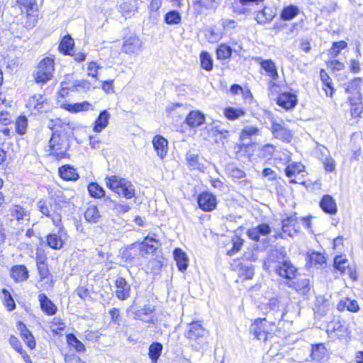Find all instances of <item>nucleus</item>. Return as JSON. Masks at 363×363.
<instances>
[{
    "mask_svg": "<svg viewBox=\"0 0 363 363\" xmlns=\"http://www.w3.org/2000/svg\"><path fill=\"white\" fill-rule=\"evenodd\" d=\"M287 285L302 295L306 294L310 289V281L307 278L298 279L296 281L291 280L287 282Z\"/></svg>",
    "mask_w": 363,
    "mask_h": 363,
    "instance_id": "26",
    "label": "nucleus"
},
{
    "mask_svg": "<svg viewBox=\"0 0 363 363\" xmlns=\"http://www.w3.org/2000/svg\"><path fill=\"white\" fill-rule=\"evenodd\" d=\"M154 307L150 305H145L142 308L133 312V319L140 320L147 323H155V317L153 315Z\"/></svg>",
    "mask_w": 363,
    "mask_h": 363,
    "instance_id": "12",
    "label": "nucleus"
},
{
    "mask_svg": "<svg viewBox=\"0 0 363 363\" xmlns=\"http://www.w3.org/2000/svg\"><path fill=\"white\" fill-rule=\"evenodd\" d=\"M38 301L41 310L48 315H53L57 311L56 305L45 294L38 295Z\"/></svg>",
    "mask_w": 363,
    "mask_h": 363,
    "instance_id": "18",
    "label": "nucleus"
},
{
    "mask_svg": "<svg viewBox=\"0 0 363 363\" xmlns=\"http://www.w3.org/2000/svg\"><path fill=\"white\" fill-rule=\"evenodd\" d=\"M218 6V2L216 0H194L193 1V8L197 14H202L206 11H216Z\"/></svg>",
    "mask_w": 363,
    "mask_h": 363,
    "instance_id": "15",
    "label": "nucleus"
},
{
    "mask_svg": "<svg viewBox=\"0 0 363 363\" xmlns=\"http://www.w3.org/2000/svg\"><path fill=\"white\" fill-rule=\"evenodd\" d=\"M266 318H258L250 326V333L259 340L266 342L269 337H272V330L269 326H273Z\"/></svg>",
    "mask_w": 363,
    "mask_h": 363,
    "instance_id": "5",
    "label": "nucleus"
},
{
    "mask_svg": "<svg viewBox=\"0 0 363 363\" xmlns=\"http://www.w3.org/2000/svg\"><path fill=\"white\" fill-rule=\"evenodd\" d=\"M198 203L203 211H211L216 207V197L208 191L202 192L198 197Z\"/></svg>",
    "mask_w": 363,
    "mask_h": 363,
    "instance_id": "8",
    "label": "nucleus"
},
{
    "mask_svg": "<svg viewBox=\"0 0 363 363\" xmlns=\"http://www.w3.org/2000/svg\"><path fill=\"white\" fill-rule=\"evenodd\" d=\"M57 233H51L47 236L48 245L55 250H60L64 245L67 233L63 225L58 226Z\"/></svg>",
    "mask_w": 363,
    "mask_h": 363,
    "instance_id": "7",
    "label": "nucleus"
},
{
    "mask_svg": "<svg viewBox=\"0 0 363 363\" xmlns=\"http://www.w3.org/2000/svg\"><path fill=\"white\" fill-rule=\"evenodd\" d=\"M84 218L89 223H97L100 218L98 208L96 206H89L84 213Z\"/></svg>",
    "mask_w": 363,
    "mask_h": 363,
    "instance_id": "37",
    "label": "nucleus"
},
{
    "mask_svg": "<svg viewBox=\"0 0 363 363\" xmlns=\"http://www.w3.org/2000/svg\"><path fill=\"white\" fill-rule=\"evenodd\" d=\"M111 115L106 110L100 112L99 116L96 119L93 130L96 133L101 132L108 125Z\"/></svg>",
    "mask_w": 363,
    "mask_h": 363,
    "instance_id": "24",
    "label": "nucleus"
},
{
    "mask_svg": "<svg viewBox=\"0 0 363 363\" xmlns=\"http://www.w3.org/2000/svg\"><path fill=\"white\" fill-rule=\"evenodd\" d=\"M260 67L263 69L272 81H276L279 74L275 63L272 60H263L260 62Z\"/></svg>",
    "mask_w": 363,
    "mask_h": 363,
    "instance_id": "28",
    "label": "nucleus"
},
{
    "mask_svg": "<svg viewBox=\"0 0 363 363\" xmlns=\"http://www.w3.org/2000/svg\"><path fill=\"white\" fill-rule=\"evenodd\" d=\"M300 230V225L296 215L290 216L282 220V231L289 236L294 237Z\"/></svg>",
    "mask_w": 363,
    "mask_h": 363,
    "instance_id": "10",
    "label": "nucleus"
},
{
    "mask_svg": "<svg viewBox=\"0 0 363 363\" xmlns=\"http://www.w3.org/2000/svg\"><path fill=\"white\" fill-rule=\"evenodd\" d=\"M351 106V115L354 118L359 117L363 111L362 100L355 102H349Z\"/></svg>",
    "mask_w": 363,
    "mask_h": 363,
    "instance_id": "54",
    "label": "nucleus"
},
{
    "mask_svg": "<svg viewBox=\"0 0 363 363\" xmlns=\"http://www.w3.org/2000/svg\"><path fill=\"white\" fill-rule=\"evenodd\" d=\"M298 13V9L293 5L285 7L281 13V17L283 20L289 21L293 19Z\"/></svg>",
    "mask_w": 363,
    "mask_h": 363,
    "instance_id": "41",
    "label": "nucleus"
},
{
    "mask_svg": "<svg viewBox=\"0 0 363 363\" xmlns=\"http://www.w3.org/2000/svg\"><path fill=\"white\" fill-rule=\"evenodd\" d=\"M259 132V129L255 126L247 125L245 126L241 131L240 138L241 140H245L247 139H250L252 135H257Z\"/></svg>",
    "mask_w": 363,
    "mask_h": 363,
    "instance_id": "50",
    "label": "nucleus"
},
{
    "mask_svg": "<svg viewBox=\"0 0 363 363\" xmlns=\"http://www.w3.org/2000/svg\"><path fill=\"white\" fill-rule=\"evenodd\" d=\"M361 82L362 79L357 77L344 84L345 91L348 94V102H355L362 100L361 94Z\"/></svg>",
    "mask_w": 363,
    "mask_h": 363,
    "instance_id": "6",
    "label": "nucleus"
},
{
    "mask_svg": "<svg viewBox=\"0 0 363 363\" xmlns=\"http://www.w3.org/2000/svg\"><path fill=\"white\" fill-rule=\"evenodd\" d=\"M87 189L91 197L101 199L105 196L104 189L97 183L92 182L89 184Z\"/></svg>",
    "mask_w": 363,
    "mask_h": 363,
    "instance_id": "39",
    "label": "nucleus"
},
{
    "mask_svg": "<svg viewBox=\"0 0 363 363\" xmlns=\"http://www.w3.org/2000/svg\"><path fill=\"white\" fill-rule=\"evenodd\" d=\"M9 215L11 219H16L18 220L23 219L26 215L25 209L21 206H13L9 209Z\"/></svg>",
    "mask_w": 363,
    "mask_h": 363,
    "instance_id": "48",
    "label": "nucleus"
},
{
    "mask_svg": "<svg viewBox=\"0 0 363 363\" xmlns=\"http://www.w3.org/2000/svg\"><path fill=\"white\" fill-rule=\"evenodd\" d=\"M271 232V228L269 225L262 223L255 228L247 230L249 238L255 241H258L260 235H267Z\"/></svg>",
    "mask_w": 363,
    "mask_h": 363,
    "instance_id": "21",
    "label": "nucleus"
},
{
    "mask_svg": "<svg viewBox=\"0 0 363 363\" xmlns=\"http://www.w3.org/2000/svg\"><path fill=\"white\" fill-rule=\"evenodd\" d=\"M233 247L228 250V255L230 256L234 255L235 253L239 252L244 243V240L238 236H234L232 238Z\"/></svg>",
    "mask_w": 363,
    "mask_h": 363,
    "instance_id": "51",
    "label": "nucleus"
},
{
    "mask_svg": "<svg viewBox=\"0 0 363 363\" xmlns=\"http://www.w3.org/2000/svg\"><path fill=\"white\" fill-rule=\"evenodd\" d=\"M57 204H54L53 207L50 209L49 215H50L51 216H47L48 218H50L52 220V223L55 227L62 225V216L60 211H58L59 208H57Z\"/></svg>",
    "mask_w": 363,
    "mask_h": 363,
    "instance_id": "42",
    "label": "nucleus"
},
{
    "mask_svg": "<svg viewBox=\"0 0 363 363\" xmlns=\"http://www.w3.org/2000/svg\"><path fill=\"white\" fill-rule=\"evenodd\" d=\"M320 77L323 84V89L324 90L326 96L332 97L334 93V88L333 86L331 78L324 69L320 70Z\"/></svg>",
    "mask_w": 363,
    "mask_h": 363,
    "instance_id": "30",
    "label": "nucleus"
},
{
    "mask_svg": "<svg viewBox=\"0 0 363 363\" xmlns=\"http://www.w3.org/2000/svg\"><path fill=\"white\" fill-rule=\"evenodd\" d=\"M16 131L20 134L23 135L26 132L28 120L26 116H20L16 121Z\"/></svg>",
    "mask_w": 363,
    "mask_h": 363,
    "instance_id": "53",
    "label": "nucleus"
},
{
    "mask_svg": "<svg viewBox=\"0 0 363 363\" xmlns=\"http://www.w3.org/2000/svg\"><path fill=\"white\" fill-rule=\"evenodd\" d=\"M162 349L163 346L160 342H153L150 345L148 354L152 363H157L161 355Z\"/></svg>",
    "mask_w": 363,
    "mask_h": 363,
    "instance_id": "34",
    "label": "nucleus"
},
{
    "mask_svg": "<svg viewBox=\"0 0 363 363\" xmlns=\"http://www.w3.org/2000/svg\"><path fill=\"white\" fill-rule=\"evenodd\" d=\"M45 103L46 99L43 95L36 94L29 99L27 106L37 111H41Z\"/></svg>",
    "mask_w": 363,
    "mask_h": 363,
    "instance_id": "31",
    "label": "nucleus"
},
{
    "mask_svg": "<svg viewBox=\"0 0 363 363\" xmlns=\"http://www.w3.org/2000/svg\"><path fill=\"white\" fill-rule=\"evenodd\" d=\"M207 331L203 327L200 321H194L189 323L184 333V337L191 342L196 350H199L204 346Z\"/></svg>",
    "mask_w": 363,
    "mask_h": 363,
    "instance_id": "3",
    "label": "nucleus"
},
{
    "mask_svg": "<svg viewBox=\"0 0 363 363\" xmlns=\"http://www.w3.org/2000/svg\"><path fill=\"white\" fill-rule=\"evenodd\" d=\"M74 43L70 36H65L60 42L59 50L65 55H71L70 50H72Z\"/></svg>",
    "mask_w": 363,
    "mask_h": 363,
    "instance_id": "38",
    "label": "nucleus"
},
{
    "mask_svg": "<svg viewBox=\"0 0 363 363\" xmlns=\"http://www.w3.org/2000/svg\"><path fill=\"white\" fill-rule=\"evenodd\" d=\"M67 340L69 345L74 347L76 351L81 352L85 350L84 344L74 334L67 335Z\"/></svg>",
    "mask_w": 363,
    "mask_h": 363,
    "instance_id": "40",
    "label": "nucleus"
},
{
    "mask_svg": "<svg viewBox=\"0 0 363 363\" xmlns=\"http://www.w3.org/2000/svg\"><path fill=\"white\" fill-rule=\"evenodd\" d=\"M230 176L233 179H242L245 177V173L242 169L233 167L228 169Z\"/></svg>",
    "mask_w": 363,
    "mask_h": 363,
    "instance_id": "63",
    "label": "nucleus"
},
{
    "mask_svg": "<svg viewBox=\"0 0 363 363\" xmlns=\"http://www.w3.org/2000/svg\"><path fill=\"white\" fill-rule=\"evenodd\" d=\"M52 207L53 204L48 203L45 200L41 199L38 202V208L39 211L45 216H51L49 215V211L50 209Z\"/></svg>",
    "mask_w": 363,
    "mask_h": 363,
    "instance_id": "57",
    "label": "nucleus"
},
{
    "mask_svg": "<svg viewBox=\"0 0 363 363\" xmlns=\"http://www.w3.org/2000/svg\"><path fill=\"white\" fill-rule=\"evenodd\" d=\"M263 1L264 0H240V2L243 6H249L251 7L257 6V10L255 11H258V13L256 17V20L259 23H264L265 22L270 21L272 18L265 16V11L260 10L263 7Z\"/></svg>",
    "mask_w": 363,
    "mask_h": 363,
    "instance_id": "14",
    "label": "nucleus"
},
{
    "mask_svg": "<svg viewBox=\"0 0 363 363\" xmlns=\"http://www.w3.org/2000/svg\"><path fill=\"white\" fill-rule=\"evenodd\" d=\"M254 274V268L252 266H242L240 269V274L245 279H252Z\"/></svg>",
    "mask_w": 363,
    "mask_h": 363,
    "instance_id": "60",
    "label": "nucleus"
},
{
    "mask_svg": "<svg viewBox=\"0 0 363 363\" xmlns=\"http://www.w3.org/2000/svg\"><path fill=\"white\" fill-rule=\"evenodd\" d=\"M21 335L24 342L27 344V345L30 349L35 348V342L33 335L31 334V333L29 330L26 331L25 333H23Z\"/></svg>",
    "mask_w": 363,
    "mask_h": 363,
    "instance_id": "61",
    "label": "nucleus"
},
{
    "mask_svg": "<svg viewBox=\"0 0 363 363\" xmlns=\"http://www.w3.org/2000/svg\"><path fill=\"white\" fill-rule=\"evenodd\" d=\"M50 149L57 155H62L67 150L64 144V141L59 134L52 133V137L49 141Z\"/></svg>",
    "mask_w": 363,
    "mask_h": 363,
    "instance_id": "19",
    "label": "nucleus"
},
{
    "mask_svg": "<svg viewBox=\"0 0 363 363\" xmlns=\"http://www.w3.org/2000/svg\"><path fill=\"white\" fill-rule=\"evenodd\" d=\"M152 145L157 155L161 158H164L168 150V141L161 135H156L153 138Z\"/></svg>",
    "mask_w": 363,
    "mask_h": 363,
    "instance_id": "20",
    "label": "nucleus"
},
{
    "mask_svg": "<svg viewBox=\"0 0 363 363\" xmlns=\"http://www.w3.org/2000/svg\"><path fill=\"white\" fill-rule=\"evenodd\" d=\"M143 46L141 40L135 35L130 36L124 39L122 50L123 52L130 55L137 53Z\"/></svg>",
    "mask_w": 363,
    "mask_h": 363,
    "instance_id": "11",
    "label": "nucleus"
},
{
    "mask_svg": "<svg viewBox=\"0 0 363 363\" xmlns=\"http://www.w3.org/2000/svg\"><path fill=\"white\" fill-rule=\"evenodd\" d=\"M11 276L16 282L24 281L28 278V270L25 265H15L11 269Z\"/></svg>",
    "mask_w": 363,
    "mask_h": 363,
    "instance_id": "25",
    "label": "nucleus"
},
{
    "mask_svg": "<svg viewBox=\"0 0 363 363\" xmlns=\"http://www.w3.org/2000/svg\"><path fill=\"white\" fill-rule=\"evenodd\" d=\"M303 169L304 167L301 163L290 164L285 169V173L288 177L291 178L303 172Z\"/></svg>",
    "mask_w": 363,
    "mask_h": 363,
    "instance_id": "46",
    "label": "nucleus"
},
{
    "mask_svg": "<svg viewBox=\"0 0 363 363\" xmlns=\"http://www.w3.org/2000/svg\"><path fill=\"white\" fill-rule=\"evenodd\" d=\"M201 66L203 69L211 71L213 69V60L208 52H201L200 55Z\"/></svg>",
    "mask_w": 363,
    "mask_h": 363,
    "instance_id": "44",
    "label": "nucleus"
},
{
    "mask_svg": "<svg viewBox=\"0 0 363 363\" xmlns=\"http://www.w3.org/2000/svg\"><path fill=\"white\" fill-rule=\"evenodd\" d=\"M347 47V43L341 40L333 43L332 48L330 49V53L333 57L337 56L340 51Z\"/></svg>",
    "mask_w": 363,
    "mask_h": 363,
    "instance_id": "55",
    "label": "nucleus"
},
{
    "mask_svg": "<svg viewBox=\"0 0 363 363\" xmlns=\"http://www.w3.org/2000/svg\"><path fill=\"white\" fill-rule=\"evenodd\" d=\"M272 132L275 138L283 142L289 143L293 137L291 131L282 123H273Z\"/></svg>",
    "mask_w": 363,
    "mask_h": 363,
    "instance_id": "9",
    "label": "nucleus"
},
{
    "mask_svg": "<svg viewBox=\"0 0 363 363\" xmlns=\"http://www.w3.org/2000/svg\"><path fill=\"white\" fill-rule=\"evenodd\" d=\"M311 356L316 362H321L327 359V350L323 344L312 347Z\"/></svg>",
    "mask_w": 363,
    "mask_h": 363,
    "instance_id": "32",
    "label": "nucleus"
},
{
    "mask_svg": "<svg viewBox=\"0 0 363 363\" xmlns=\"http://www.w3.org/2000/svg\"><path fill=\"white\" fill-rule=\"evenodd\" d=\"M348 260L343 256H336L334 259L335 268L342 274H351V269L348 267Z\"/></svg>",
    "mask_w": 363,
    "mask_h": 363,
    "instance_id": "33",
    "label": "nucleus"
},
{
    "mask_svg": "<svg viewBox=\"0 0 363 363\" xmlns=\"http://www.w3.org/2000/svg\"><path fill=\"white\" fill-rule=\"evenodd\" d=\"M3 295V301L9 311H13L16 308V303L9 293V291L4 289L1 291Z\"/></svg>",
    "mask_w": 363,
    "mask_h": 363,
    "instance_id": "52",
    "label": "nucleus"
},
{
    "mask_svg": "<svg viewBox=\"0 0 363 363\" xmlns=\"http://www.w3.org/2000/svg\"><path fill=\"white\" fill-rule=\"evenodd\" d=\"M65 108L72 113L93 110L92 105L87 101L76 103L74 104H67Z\"/></svg>",
    "mask_w": 363,
    "mask_h": 363,
    "instance_id": "36",
    "label": "nucleus"
},
{
    "mask_svg": "<svg viewBox=\"0 0 363 363\" xmlns=\"http://www.w3.org/2000/svg\"><path fill=\"white\" fill-rule=\"evenodd\" d=\"M245 111L240 108H235L233 107L226 108L224 111L225 116L229 120H235L240 116H244Z\"/></svg>",
    "mask_w": 363,
    "mask_h": 363,
    "instance_id": "45",
    "label": "nucleus"
},
{
    "mask_svg": "<svg viewBox=\"0 0 363 363\" xmlns=\"http://www.w3.org/2000/svg\"><path fill=\"white\" fill-rule=\"evenodd\" d=\"M182 17L180 13L177 11H171L166 13L164 16V21L166 23L172 25V24H179L181 23Z\"/></svg>",
    "mask_w": 363,
    "mask_h": 363,
    "instance_id": "49",
    "label": "nucleus"
},
{
    "mask_svg": "<svg viewBox=\"0 0 363 363\" xmlns=\"http://www.w3.org/2000/svg\"><path fill=\"white\" fill-rule=\"evenodd\" d=\"M345 308L351 312H357L359 310V305L354 300L345 298V300H341L337 304V309L339 311H343Z\"/></svg>",
    "mask_w": 363,
    "mask_h": 363,
    "instance_id": "35",
    "label": "nucleus"
},
{
    "mask_svg": "<svg viewBox=\"0 0 363 363\" xmlns=\"http://www.w3.org/2000/svg\"><path fill=\"white\" fill-rule=\"evenodd\" d=\"M270 260L274 265L269 267L273 268L277 275L289 281L296 278L298 269L286 257L284 249L276 250L272 252Z\"/></svg>",
    "mask_w": 363,
    "mask_h": 363,
    "instance_id": "1",
    "label": "nucleus"
},
{
    "mask_svg": "<svg viewBox=\"0 0 363 363\" xmlns=\"http://www.w3.org/2000/svg\"><path fill=\"white\" fill-rule=\"evenodd\" d=\"M320 206L322 210L328 214H335L337 213V205L334 199L330 195H325L320 201Z\"/></svg>",
    "mask_w": 363,
    "mask_h": 363,
    "instance_id": "23",
    "label": "nucleus"
},
{
    "mask_svg": "<svg viewBox=\"0 0 363 363\" xmlns=\"http://www.w3.org/2000/svg\"><path fill=\"white\" fill-rule=\"evenodd\" d=\"M59 174L62 179L67 181H76L79 179V174L76 169L69 165H63L59 168Z\"/></svg>",
    "mask_w": 363,
    "mask_h": 363,
    "instance_id": "29",
    "label": "nucleus"
},
{
    "mask_svg": "<svg viewBox=\"0 0 363 363\" xmlns=\"http://www.w3.org/2000/svg\"><path fill=\"white\" fill-rule=\"evenodd\" d=\"M91 87V84L87 80H77L69 86V89L71 91H80L89 90Z\"/></svg>",
    "mask_w": 363,
    "mask_h": 363,
    "instance_id": "43",
    "label": "nucleus"
},
{
    "mask_svg": "<svg viewBox=\"0 0 363 363\" xmlns=\"http://www.w3.org/2000/svg\"><path fill=\"white\" fill-rule=\"evenodd\" d=\"M174 257L178 269L181 272L185 271L189 266V259L186 254L180 248L174 250Z\"/></svg>",
    "mask_w": 363,
    "mask_h": 363,
    "instance_id": "27",
    "label": "nucleus"
},
{
    "mask_svg": "<svg viewBox=\"0 0 363 363\" xmlns=\"http://www.w3.org/2000/svg\"><path fill=\"white\" fill-rule=\"evenodd\" d=\"M216 55L220 60H226L232 55V49L225 44H221L216 50Z\"/></svg>",
    "mask_w": 363,
    "mask_h": 363,
    "instance_id": "47",
    "label": "nucleus"
},
{
    "mask_svg": "<svg viewBox=\"0 0 363 363\" xmlns=\"http://www.w3.org/2000/svg\"><path fill=\"white\" fill-rule=\"evenodd\" d=\"M310 262L314 265L322 264L325 262V257L320 252H313L309 256Z\"/></svg>",
    "mask_w": 363,
    "mask_h": 363,
    "instance_id": "58",
    "label": "nucleus"
},
{
    "mask_svg": "<svg viewBox=\"0 0 363 363\" xmlns=\"http://www.w3.org/2000/svg\"><path fill=\"white\" fill-rule=\"evenodd\" d=\"M186 160L189 165L193 169L199 167V156L196 154L192 152H188L186 154Z\"/></svg>",
    "mask_w": 363,
    "mask_h": 363,
    "instance_id": "62",
    "label": "nucleus"
},
{
    "mask_svg": "<svg viewBox=\"0 0 363 363\" xmlns=\"http://www.w3.org/2000/svg\"><path fill=\"white\" fill-rule=\"evenodd\" d=\"M54 60L50 57H46L42 60L34 73V78L37 83L45 84L50 80L53 76L55 69Z\"/></svg>",
    "mask_w": 363,
    "mask_h": 363,
    "instance_id": "4",
    "label": "nucleus"
},
{
    "mask_svg": "<svg viewBox=\"0 0 363 363\" xmlns=\"http://www.w3.org/2000/svg\"><path fill=\"white\" fill-rule=\"evenodd\" d=\"M130 209L129 205L125 201L114 202L113 210L118 213H125Z\"/></svg>",
    "mask_w": 363,
    "mask_h": 363,
    "instance_id": "59",
    "label": "nucleus"
},
{
    "mask_svg": "<svg viewBox=\"0 0 363 363\" xmlns=\"http://www.w3.org/2000/svg\"><path fill=\"white\" fill-rule=\"evenodd\" d=\"M296 103V96L289 92L280 94L277 99V104L286 110L294 108Z\"/></svg>",
    "mask_w": 363,
    "mask_h": 363,
    "instance_id": "17",
    "label": "nucleus"
},
{
    "mask_svg": "<svg viewBox=\"0 0 363 363\" xmlns=\"http://www.w3.org/2000/svg\"><path fill=\"white\" fill-rule=\"evenodd\" d=\"M108 313L111 315V319L110 325H120L121 320L120 310L116 308H113L109 311Z\"/></svg>",
    "mask_w": 363,
    "mask_h": 363,
    "instance_id": "56",
    "label": "nucleus"
},
{
    "mask_svg": "<svg viewBox=\"0 0 363 363\" xmlns=\"http://www.w3.org/2000/svg\"><path fill=\"white\" fill-rule=\"evenodd\" d=\"M185 121L189 127L194 128L200 126L204 123L205 116L200 111H192L186 117Z\"/></svg>",
    "mask_w": 363,
    "mask_h": 363,
    "instance_id": "22",
    "label": "nucleus"
},
{
    "mask_svg": "<svg viewBox=\"0 0 363 363\" xmlns=\"http://www.w3.org/2000/svg\"><path fill=\"white\" fill-rule=\"evenodd\" d=\"M116 296L121 301L128 299L130 296V286L123 277H118L115 281Z\"/></svg>",
    "mask_w": 363,
    "mask_h": 363,
    "instance_id": "16",
    "label": "nucleus"
},
{
    "mask_svg": "<svg viewBox=\"0 0 363 363\" xmlns=\"http://www.w3.org/2000/svg\"><path fill=\"white\" fill-rule=\"evenodd\" d=\"M16 5L22 13H26L27 17L32 18L33 21H36L35 13L38 11V6L35 0H17Z\"/></svg>",
    "mask_w": 363,
    "mask_h": 363,
    "instance_id": "13",
    "label": "nucleus"
},
{
    "mask_svg": "<svg viewBox=\"0 0 363 363\" xmlns=\"http://www.w3.org/2000/svg\"><path fill=\"white\" fill-rule=\"evenodd\" d=\"M9 343L12 346V347L20 354H26L25 351L21 347L20 341L16 337L11 336L9 338Z\"/></svg>",
    "mask_w": 363,
    "mask_h": 363,
    "instance_id": "64",
    "label": "nucleus"
},
{
    "mask_svg": "<svg viewBox=\"0 0 363 363\" xmlns=\"http://www.w3.org/2000/svg\"><path fill=\"white\" fill-rule=\"evenodd\" d=\"M106 186L113 191L126 199L135 196L133 184L129 180L118 176H111L106 179Z\"/></svg>",
    "mask_w": 363,
    "mask_h": 363,
    "instance_id": "2",
    "label": "nucleus"
}]
</instances>
